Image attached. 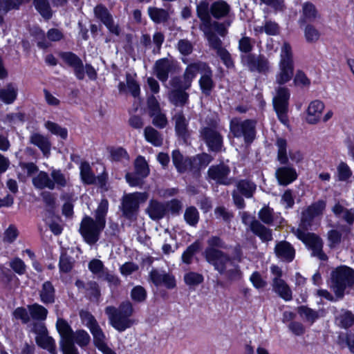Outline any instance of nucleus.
I'll use <instances>...</instances> for the list:
<instances>
[{
  "label": "nucleus",
  "instance_id": "obj_7",
  "mask_svg": "<svg viewBox=\"0 0 354 354\" xmlns=\"http://www.w3.org/2000/svg\"><path fill=\"white\" fill-rule=\"evenodd\" d=\"M255 122L246 120L241 121L238 118H233L230 121V132L237 138H243L245 143H250L255 136Z\"/></svg>",
  "mask_w": 354,
  "mask_h": 354
},
{
  "label": "nucleus",
  "instance_id": "obj_17",
  "mask_svg": "<svg viewBox=\"0 0 354 354\" xmlns=\"http://www.w3.org/2000/svg\"><path fill=\"white\" fill-rule=\"evenodd\" d=\"M81 178L84 183L92 184L96 183L100 187H103L106 184V176L102 174L95 178L91 171V167L88 163L82 162L80 167Z\"/></svg>",
  "mask_w": 354,
  "mask_h": 354
},
{
  "label": "nucleus",
  "instance_id": "obj_18",
  "mask_svg": "<svg viewBox=\"0 0 354 354\" xmlns=\"http://www.w3.org/2000/svg\"><path fill=\"white\" fill-rule=\"evenodd\" d=\"M149 276L151 280L156 286L163 285L169 289L174 288L176 286L175 277L165 271L152 270Z\"/></svg>",
  "mask_w": 354,
  "mask_h": 354
},
{
  "label": "nucleus",
  "instance_id": "obj_54",
  "mask_svg": "<svg viewBox=\"0 0 354 354\" xmlns=\"http://www.w3.org/2000/svg\"><path fill=\"white\" fill-rule=\"evenodd\" d=\"M108 201L106 200H102L95 212V221H97V222L102 221L104 224L106 223L105 216L108 211Z\"/></svg>",
  "mask_w": 354,
  "mask_h": 354
},
{
  "label": "nucleus",
  "instance_id": "obj_41",
  "mask_svg": "<svg viewBox=\"0 0 354 354\" xmlns=\"http://www.w3.org/2000/svg\"><path fill=\"white\" fill-rule=\"evenodd\" d=\"M44 127L51 133L59 136L62 139H66L68 136L67 129L60 127L57 123L47 121L44 123Z\"/></svg>",
  "mask_w": 354,
  "mask_h": 354
},
{
  "label": "nucleus",
  "instance_id": "obj_62",
  "mask_svg": "<svg viewBox=\"0 0 354 354\" xmlns=\"http://www.w3.org/2000/svg\"><path fill=\"white\" fill-rule=\"evenodd\" d=\"M197 13L199 18L207 22L209 19V6L208 3L205 1H202L197 6Z\"/></svg>",
  "mask_w": 354,
  "mask_h": 354
},
{
  "label": "nucleus",
  "instance_id": "obj_47",
  "mask_svg": "<svg viewBox=\"0 0 354 354\" xmlns=\"http://www.w3.org/2000/svg\"><path fill=\"white\" fill-rule=\"evenodd\" d=\"M89 270L98 278L104 277V272L106 271L103 263L99 259H93L88 263Z\"/></svg>",
  "mask_w": 354,
  "mask_h": 354
},
{
  "label": "nucleus",
  "instance_id": "obj_58",
  "mask_svg": "<svg viewBox=\"0 0 354 354\" xmlns=\"http://www.w3.org/2000/svg\"><path fill=\"white\" fill-rule=\"evenodd\" d=\"M135 75L131 74L127 75V87L133 97H137L140 94V86L135 80Z\"/></svg>",
  "mask_w": 354,
  "mask_h": 354
},
{
  "label": "nucleus",
  "instance_id": "obj_37",
  "mask_svg": "<svg viewBox=\"0 0 354 354\" xmlns=\"http://www.w3.org/2000/svg\"><path fill=\"white\" fill-rule=\"evenodd\" d=\"M230 11V6L223 1L214 2L211 6V12L216 18L225 17Z\"/></svg>",
  "mask_w": 354,
  "mask_h": 354
},
{
  "label": "nucleus",
  "instance_id": "obj_64",
  "mask_svg": "<svg viewBox=\"0 0 354 354\" xmlns=\"http://www.w3.org/2000/svg\"><path fill=\"white\" fill-rule=\"evenodd\" d=\"M337 171L339 179L341 180H347L352 175L349 167L344 162L339 165Z\"/></svg>",
  "mask_w": 354,
  "mask_h": 354
},
{
  "label": "nucleus",
  "instance_id": "obj_15",
  "mask_svg": "<svg viewBox=\"0 0 354 354\" xmlns=\"http://www.w3.org/2000/svg\"><path fill=\"white\" fill-rule=\"evenodd\" d=\"M242 62L251 71L266 72L270 68L268 60L263 56L255 57L252 55H245L241 57Z\"/></svg>",
  "mask_w": 354,
  "mask_h": 354
},
{
  "label": "nucleus",
  "instance_id": "obj_57",
  "mask_svg": "<svg viewBox=\"0 0 354 354\" xmlns=\"http://www.w3.org/2000/svg\"><path fill=\"white\" fill-rule=\"evenodd\" d=\"M74 264V260L66 254H62L59 259V269L61 272H69Z\"/></svg>",
  "mask_w": 354,
  "mask_h": 354
},
{
  "label": "nucleus",
  "instance_id": "obj_14",
  "mask_svg": "<svg viewBox=\"0 0 354 354\" xmlns=\"http://www.w3.org/2000/svg\"><path fill=\"white\" fill-rule=\"evenodd\" d=\"M325 109V104L320 100H312L306 110V122L309 124H317L321 122Z\"/></svg>",
  "mask_w": 354,
  "mask_h": 354
},
{
  "label": "nucleus",
  "instance_id": "obj_51",
  "mask_svg": "<svg viewBox=\"0 0 354 354\" xmlns=\"http://www.w3.org/2000/svg\"><path fill=\"white\" fill-rule=\"evenodd\" d=\"M298 313L302 318L311 323H313L318 318L317 313L306 306L299 307Z\"/></svg>",
  "mask_w": 354,
  "mask_h": 354
},
{
  "label": "nucleus",
  "instance_id": "obj_35",
  "mask_svg": "<svg viewBox=\"0 0 354 354\" xmlns=\"http://www.w3.org/2000/svg\"><path fill=\"white\" fill-rule=\"evenodd\" d=\"M33 184L38 188H48L53 189L55 188L54 182L50 178L48 175L44 171H41L37 177L33 178Z\"/></svg>",
  "mask_w": 354,
  "mask_h": 354
},
{
  "label": "nucleus",
  "instance_id": "obj_10",
  "mask_svg": "<svg viewBox=\"0 0 354 354\" xmlns=\"http://www.w3.org/2000/svg\"><path fill=\"white\" fill-rule=\"evenodd\" d=\"M148 198L147 193L136 192L124 196L122 201L123 214L129 218L135 216L139 205L145 203Z\"/></svg>",
  "mask_w": 354,
  "mask_h": 354
},
{
  "label": "nucleus",
  "instance_id": "obj_63",
  "mask_svg": "<svg viewBox=\"0 0 354 354\" xmlns=\"http://www.w3.org/2000/svg\"><path fill=\"white\" fill-rule=\"evenodd\" d=\"M50 176L53 178V181L57 187H65L67 184V178L66 176L59 170H53Z\"/></svg>",
  "mask_w": 354,
  "mask_h": 354
},
{
  "label": "nucleus",
  "instance_id": "obj_59",
  "mask_svg": "<svg viewBox=\"0 0 354 354\" xmlns=\"http://www.w3.org/2000/svg\"><path fill=\"white\" fill-rule=\"evenodd\" d=\"M131 297L135 302H142L147 297L146 290L142 286H137L132 289Z\"/></svg>",
  "mask_w": 354,
  "mask_h": 354
},
{
  "label": "nucleus",
  "instance_id": "obj_11",
  "mask_svg": "<svg viewBox=\"0 0 354 354\" xmlns=\"http://www.w3.org/2000/svg\"><path fill=\"white\" fill-rule=\"evenodd\" d=\"M205 258L221 273L225 272L232 266L231 259L223 252L216 249L207 248Z\"/></svg>",
  "mask_w": 354,
  "mask_h": 354
},
{
  "label": "nucleus",
  "instance_id": "obj_34",
  "mask_svg": "<svg viewBox=\"0 0 354 354\" xmlns=\"http://www.w3.org/2000/svg\"><path fill=\"white\" fill-rule=\"evenodd\" d=\"M201 77L199 80L201 88L205 94H209L213 87V82L212 80V71L209 67L206 65V68L202 72Z\"/></svg>",
  "mask_w": 354,
  "mask_h": 354
},
{
  "label": "nucleus",
  "instance_id": "obj_27",
  "mask_svg": "<svg viewBox=\"0 0 354 354\" xmlns=\"http://www.w3.org/2000/svg\"><path fill=\"white\" fill-rule=\"evenodd\" d=\"M171 65L167 59L158 60L154 66V74L162 82H165L168 79L169 73Z\"/></svg>",
  "mask_w": 354,
  "mask_h": 354
},
{
  "label": "nucleus",
  "instance_id": "obj_43",
  "mask_svg": "<svg viewBox=\"0 0 354 354\" xmlns=\"http://www.w3.org/2000/svg\"><path fill=\"white\" fill-rule=\"evenodd\" d=\"M91 341L88 333L84 330H79L73 334V344L75 342L80 347L87 346Z\"/></svg>",
  "mask_w": 354,
  "mask_h": 354
},
{
  "label": "nucleus",
  "instance_id": "obj_13",
  "mask_svg": "<svg viewBox=\"0 0 354 354\" xmlns=\"http://www.w3.org/2000/svg\"><path fill=\"white\" fill-rule=\"evenodd\" d=\"M135 174L128 173L126 175V179L131 186H138L142 179L149 174V168L146 160L142 157H138L135 161Z\"/></svg>",
  "mask_w": 354,
  "mask_h": 354
},
{
  "label": "nucleus",
  "instance_id": "obj_23",
  "mask_svg": "<svg viewBox=\"0 0 354 354\" xmlns=\"http://www.w3.org/2000/svg\"><path fill=\"white\" fill-rule=\"evenodd\" d=\"M272 286L273 291L276 294H277L281 298H282L286 301L292 300V290L289 286L283 279H272Z\"/></svg>",
  "mask_w": 354,
  "mask_h": 354
},
{
  "label": "nucleus",
  "instance_id": "obj_60",
  "mask_svg": "<svg viewBox=\"0 0 354 354\" xmlns=\"http://www.w3.org/2000/svg\"><path fill=\"white\" fill-rule=\"evenodd\" d=\"M263 30L268 35H275L279 32V26L275 22L269 21L266 22L264 27L261 26L255 28L256 31L260 32H262Z\"/></svg>",
  "mask_w": 354,
  "mask_h": 354
},
{
  "label": "nucleus",
  "instance_id": "obj_46",
  "mask_svg": "<svg viewBox=\"0 0 354 354\" xmlns=\"http://www.w3.org/2000/svg\"><path fill=\"white\" fill-rule=\"evenodd\" d=\"M34 3L35 8L43 17L49 19L51 17V10L46 0H35Z\"/></svg>",
  "mask_w": 354,
  "mask_h": 354
},
{
  "label": "nucleus",
  "instance_id": "obj_4",
  "mask_svg": "<svg viewBox=\"0 0 354 354\" xmlns=\"http://www.w3.org/2000/svg\"><path fill=\"white\" fill-rule=\"evenodd\" d=\"M80 317L84 324L90 330L97 349L103 354H117L108 346L106 335L94 317L86 311L81 312Z\"/></svg>",
  "mask_w": 354,
  "mask_h": 354
},
{
  "label": "nucleus",
  "instance_id": "obj_45",
  "mask_svg": "<svg viewBox=\"0 0 354 354\" xmlns=\"http://www.w3.org/2000/svg\"><path fill=\"white\" fill-rule=\"evenodd\" d=\"M320 32L313 25L308 24L304 28V37L308 43H315L320 37Z\"/></svg>",
  "mask_w": 354,
  "mask_h": 354
},
{
  "label": "nucleus",
  "instance_id": "obj_31",
  "mask_svg": "<svg viewBox=\"0 0 354 354\" xmlns=\"http://www.w3.org/2000/svg\"><path fill=\"white\" fill-rule=\"evenodd\" d=\"M147 212L153 220L162 218L166 213V207L164 204L156 201H151L149 203Z\"/></svg>",
  "mask_w": 354,
  "mask_h": 354
},
{
  "label": "nucleus",
  "instance_id": "obj_6",
  "mask_svg": "<svg viewBox=\"0 0 354 354\" xmlns=\"http://www.w3.org/2000/svg\"><path fill=\"white\" fill-rule=\"evenodd\" d=\"M290 97V92L287 87L278 85L275 88L272 99L273 106L279 121L284 125L288 124L287 112Z\"/></svg>",
  "mask_w": 354,
  "mask_h": 354
},
{
  "label": "nucleus",
  "instance_id": "obj_25",
  "mask_svg": "<svg viewBox=\"0 0 354 354\" xmlns=\"http://www.w3.org/2000/svg\"><path fill=\"white\" fill-rule=\"evenodd\" d=\"M30 142L37 146L48 157L50 154L51 144L48 137L39 133H33L30 136Z\"/></svg>",
  "mask_w": 354,
  "mask_h": 354
},
{
  "label": "nucleus",
  "instance_id": "obj_19",
  "mask_svg": "<svg viewBox=\"0 0 354 354\" xmlns=\"http://www.w3.org/2000/svg\"><path fill=\"white\" fill-rule=\"evenodd\" d=\"M275 176L279 185H288L297 179V173L292 167L283 166L277 169Z\"/></svg>",
  "mask_w": 354,
  "mask_h": 354
},
{
  "label": "nucleus",
  "instance_id": "obj_22",
  "mask_svg": "<svg viewBox=\"0 0 354 354\" xmlns=\"http://www.w3.org/2000/svg\"><path fill=\"white\" fill-rule=\"evenodd\" d=\"M206 143L212 151H218L222 146V138L214 129L206 127L201 132Z\"/></svg>",
  "mask_w": 354,
  "mask_h": 354
},
{
  "label": "nucleus",
  "instance_id": "obj_61",
  "mask_svg": "<svg viewBox=\"0 0 354 354\" xmlns=\"http://www.w3.org/2000/svg\"><path fill=\"white\" fill-rule=\"evenodd\" d=\"M151 117L152 118V123L160 129L165 128L168 123L166 115L162 113L161 111L151 115Z\"/></svg>",
  "mask_w": 354,
  "mask_h": 354
},
{
  "label": "nucleus",
  "instance_id": "obj_28",
  "mask_svg": "<svg viewBox=\"0 0 354 354\" xmlns=\"http://www.w3.org/2000/svg\"><path fill=\"white\" fill-rule=\"evenodd\" d=\"M18 89L13 83L7 84L0 89V100L5 104H12L17 99Z\"/></svg>",
  "mask_w": 354,
  "mask_h": 354
},
{
  "label": "nucleus",
  "instance_id": "obj_5",
  "mask_svg": "<svg viewBox=\"0 0 354 354\" xmlns=\"http://www.w3.org/2000/svg\"><path fill=\"white\" fill-rule=\"evenodd\" d=\"M330 287L337 297H342L344 290L354 283V271L346 266L337 268L331 273Z\"/></svg>",
  "mask_w": 354,
  "mask_h": 354
},
{
  "label": "nucleus",
  "instance_id": "obj_53",
  "mask_svg": "<svg viewBox=\"0 0 354 354\" xmlns=\"http://www.w3.org/2000/svg\"><path fill=\"white\" fill-rule=\"evenodd\" d=\"M185 220L190 225H195L199 218L198 210L194 207H187L184 214Z\"/></svg>",
  "mask_w": 354,
  "mask_h": 354
},
{
  "label": "nucleus",
  "instance_id": "obj_8",
  "mask_svg": "<svg viewBox=\"0 0 354 354\" xmlns=\"http://www.w3.org/2000/svg\"><path fill=\"white\" fill-rule=\"evenodd\" d=\"M104 227L103 222H97L89 216H85L82 221L80 232L85 241L92 245L98 241L100 234Z\"/></svg>",
  "mask_w": 354,
  "mask_h": 354
},
{
  "label": "nucleus",
  "instance_id": "obj_2",
  "mask_svg": "<svg viewBox=\"0 0 354 354\" xmlns=\"http://www.w3.org/2000/svg\"><path fill=\"white\" fill-rule=\"evenodd\" d=\"M133 312V306L129 301L122 303L118 308L108 306L105 309L111 325L119 332L125 330L133 324V320L130 319Z\"/></svg>",
  "mask_w": 354,
  "mask_h": 354
},
{
  "label": "nucleus",
  "instance_id": "obj_52",
  "mask_svg": "<svg viewBox=\"0 0 354 354\" xmlns=\"http://www.w3.org/2000/svg\"><path fill=\"white\" fill-rule=\"evenodd\" d=\"M240 192L245 197H251L256 189V185L251 182L242 180L238 185Z\"/></svg>",
  "mask_w": 354,
  "mask_h": 354
},
{
  "label": "nucleus",
  "instance_id": "obj_21",
  "mask_svg": "<svg viewBox=\"0 0 354 354\" xmlns=\"http://www.w3.org/2000/svg\"><path fill=\"white\" fill-rule=\"evenodd\" d=\"M206 143L212 151H218L222 146V138L214 129L206 127L201 132Z\"/></svg>",
  "mask_w": 354,
  "mask_h": 354
},
{
  "label": "nucleus",
  "instance_id": "obj_39",
  "mask_svg": "<svg viewBox=\"0 0 354 354\" xmlns=\"http://www.w3.org/2000/svg\"><path fill=\"white\" fill-rule=\"evenodd\" d=\"M276 146L277 147V159L281 164H286L288 162V157L287 155V142L285 139L278 138L276 141Z\"/></svg>",
  "mask_w": 354,
  "mask_h": 354
},
{
  "label": "nucleus",
  "instance_id": "obj_20",
  "mask_svg": "<svg viewBox=\"0 0 354 354\" xmlns=\"http://www.w3.org/2000/svg\"><path fill=\"white\" fill-rule=\"evenodd\" d=\"M171 84L174 89L169 93L170 102L176 106L183 105L187 102L188 95L183 91L184 88H180V80L174 78L171 80Z\"/></svg>",
  "mask_w": 354,
  "mask_h": 354
},
{
  "label": "nucleus",
  "instance_id": "obj_24",
  "mask_svg": "<svg viewBox=\"0 0 354 354\" xmlns=\"http://www.w3.org/2000/svg\"><path fill=\"white\" fill-rule=\"evenodd\" d=\"M95 16L100 19L107 28L113 33L119 34L118 28L114 24L108 10L102 6H97L94 10Z\"/></svg>",
  "mask_w": 354,
  "mask_h": 354
},
{
  "label": "nucleus",
  "instance_id": "obj_12",
  "mask_svg": "<svg viewBox=\"0 0 354 354\" xmlns=\"http://www.w3.org/2000/svg\"><path fill=\"white\" fill-rule=\"evenodd\" d=\"M31 331L36 335L35 340L40 347L48 350L53 354L55 353V341L47 335L46 328L43 324H34Z\"/></svg>",
  "mask_w": 354,
  "mask_h": 354
},
{
  "label": "nucleus",
  "instance_id": "obj_50",
  "mask_svg": "<svg viewBox=\"0 0 354 354\" xmlns=\"http://www.w3.org/2000/svg\"><path fill=\"white\" fill-rule=\"evenodd\" d=\"M184 281L187 286H195L203 282V277L199 273L189 272L185 274Z\"/></svg>",
  "mask_w": 354,
  "mask_h": 354
},
{
  "label": "nucleus",
  "instance_id": "obj_33",
  "mask_svg": "<svg viewBox=\"0 0 354 354\" xmlns=\"http://www.w3.org/2000/svg\"><path fill=\"white\" fill-rule=\"evenodd\" d=\"M175 123V131L178 136L184 137L187 133L188 122L181 112L176 113L172 118Z\"/></svg>",
  "mask_w": 354,
  "mask_h": 354
},
{
  "label": "nucleus",
  "instance_id": "obj_26",
  "mask_svg": "<svg viewBox=\"0 0 354 354\" xmlns=\"http://www.w3.org/2000/svg\"><path fill=\"white\" fill-rule=\"evenodd\" d=\"M62 57L66 64L74 68L77 77L80 80L83 79L84 68L80 59L71 53H62Z\"/></svg>",
  "mask_w": 354,
  "mask_h": 354
},
{
  "label": "nucleus",
  "instance_id": "obj_16",
  "mask_svg": "<svg viewBox=\"0 0 354 354\" xmlns=\"http://www.w3.org/2000/svg\"><path fill=\"white\" fill-rule=\"evenodd\" d=\"M206 64L203 62H197L188 65L184 73L183 81H180V88L184 89L189 88L197 73H202L204 69L206 68Z\"/></svg>",
  "mask_w": 354,
  "mask_h": 354
},
{
  "label": "nucleus",
  "instance_id": "obj_38",
  "mask_svg": "<svg viewBox=\"0 0 354 354\" xmlns=\"http://www.w3.org/2000/svg\"><path fill=\"white\" fill-rule=\"evenodd\" d=\"M145 139L153 145L159 147L162 144V138L160 133L151 127H147L145 129Z\"/></svg>",
  "mask_w": 354,
  "mask_h": 354
},
{
  "label": "nucleus",
  "instance_id": "obj_36",
  "mask_svg": "<svg viewBox=\"0 0 354 354\" xmlns=\"http://www.w3.org/2000/svg\"><path fill=\"white\" fill-rule=\"evenodd\" d=\"M40 297L41 301L45 304L54 302L55 289L50 282L46 281L44 283L40 290Z\"/></svg>",
  "mask_w": 354,
  "mask_h": 354
},
{
  "label": "nucleus",
  "instance_id": "obj_55",
  "mask_svg": "<svg viewBox=\"0 0 354 354\" xmlns=\"http://www.w3.org/2000/svg\"><path fill=\"white\" fill-rule=\"evenodd\" d=\"M200 248V243L196 241L189 245L182 255V260L185 263L189 264L194 253Z\"/></svg>",
  "mask_w": 354,
  "mask_h": 354
},
{
  "label": "nucleus",
  "instance_id": "obj_29",
  "mask_svg": "<svg viewBox=\"0 0 354 354\" xmlns=\"http://www.w3.org/2000/svg\"><path fill=\"white\" fill-rule=\"evenodd\" d=\"M275 252L283 261H291L295 257V250L286 241L280 242L276 245Z\"/></svg>",
  "mask_w": 354,
  "mask_h": 354
},
{
  "label": "nucleus",
  "instance_id": "obj_9",
  "mask_svg": "<svg viewBox=\"0 0 354 354\" xmlns=\"http://www.w3.org/2000/svg\"><path fill=\"white\" fill-rule=\"evenodd\" d=\"M57 329L61 336L60 346L64 354H78L77 348L73 344V334L70 326L62 319H58Z\"/></svg>",
  "mask_w": 354,
  "mask_h": 354
},
{
  "label": "nucleus",
  "instance_id": "obj_49",
  "mask_svg": "<svg viewBox=\"0 0 354 354\" xmlns=\"http://www.w3.org/2000/svg\"><path fill=\"white\" fill-rule=\"evenodd\" d=\"M303 17L305 20L311 21L317 17V12L315 6L309 2L303 5Z\"/></svg>",
  "mask_w": 354,
  "mask_h": 354
},
{
  "label": "nucleus",
  "instance_id": "obj_42",
  "mask_svg": "<svg viewBox=\"0 0 354 354\" xmlns=\"http://www.w3.org/2000/svg\"><path fill=\"white\" fill-rule=\"evenodd\" d=\"M28 311L32 319L43 320L45 319L47 315V310L41 305L35 304L28 306Z\"/></svg>",
  "mask_w": 354,
  "mask_h": 354
},
{
  "label": "nucleus",
  "instance_id": "obj_3",
  "mask_svg": "<svg viewBox=\"0 0 354 354\" xmlns=\"http://www.w3.org/2000/svg\"><path fill=\"white\" fill-rule=\"evenodd\" d=\"M294 77V62L290 45L284 42L281 48L280 59L274 80L277 85H285Z\"/></svg>",
  "mask_w": 354,
  "mask_h": 354
},
{
  "label": "nucleus",
  "instance_id": "obj_48",
  "mask_svg": "<svg viewBox=\"0 0 354 354\" xmlns=\"http://www.w3.org/2000/svg\"><path fill=\"white\" fill-rule=\"evenodd\" d=\"M293 82L295 86L307 88L310 85V80L301 71H297L293 77Z\"/></svg>",
  "mask_w": 354,
  "mask_h": 354
},
{
  "label": "nucleus",
  "instance_id": "obj_1",
  "mask_svg": "<svg viewBox=\"0 0 354 354\" xmlns=\"http://www.w3.org/2000/svg\"><path fill=\"white\" fill-rule=\"evenodd\" d=\"M325 207L326 203L324 201L313 203L302 212L299 227L292 230L295 235L313 251V255L321 260L326 259V254L322 252L323 243L317 235L306 231L311 229L314 219L323 214Z\"/></svg>",
  "mask_w": 354,
  "mask_h": 354
},
{
  "label": "nucleus",
  "instance_id": "obj_56",
  "mask_svg": "<svg viewBox=\"0 0 354 354\" xmlns=\"http://www.w3.org/2000/svg\"><path fill=\"white\" fill-rule=\"evenodd\" d=\"M21 3V0H0V12L6 13L12 9L18 8Z\"/></svg>",
  "mask_w": 354,
  "mask_h": 354
},
{
  "label": "nucleus",
  "instance_id": "obj_32",
  "mask_svg": "<svg viewBox=\"0 0 354 354\" xmlns=\"http://www.w3.org/2000/svg\"><path fill=\"white\" fill-rule=\"evenodd\" d=\"M172 158L173 162L179 172H184L193 167L191 159L185 158L178 151H173Z\"/></svg>",
  "mask_w": 354,
  "mask_h": 354
},
{
  "label": "nucleus",
  "instance_id": "obj_40",
  "mask_svg": "<svg viewBox=\"0 0 354 354\" xmlns=\"http://www.w3.org/2000/svg\"><path fill=\"white\" fill-rule=\"evenodd\" d=\"M148 13L150 18L156 23L165 21L169 17V14L165 10L158 8H149Z\"/></svg>",
  "mask_w": 354,
  "mask_h": 354
},
{
  "label": "nucleus",
  "instance_id": "obj_30",
  "mask_svg": "<svg viewBox=\"0 0 354 354\" xmlns=\"http://www.w3.org/2000/svg\"><path fill=\"white\" fill-rule=\"evenodd\" d=\"M229 172V169L223 165L217 167H212L208 171L209 176L212 179L218 183L224 185L228 183L226 176L228 175Z\"/></svg>",
  "mask_w": 354,
  "mask_h": 354
},
{
  "label": "nucleus",
  "instance_id": "obj_44",
  "mask_svg": "<svg viewBox=\"0 0 354 354\" xmlns=\"http://www.w3.org/2000/svg\"><path fill=\"white\" fill-rule=\"evenodd\" d=\"M252 231L259 236L263 241H268L272 239L270 231L259 223H254L252 224Z\"/></svg>",
  "mask_w": 354,
  "mask_h": 354
}]
</instances>
